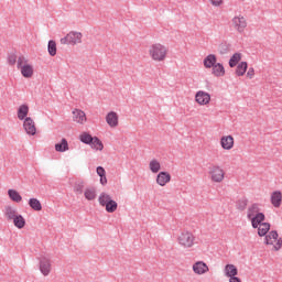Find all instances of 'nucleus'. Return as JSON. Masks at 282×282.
Here are the masks:
<instances>
[{
    "mask_svg": "<svg viewBox=\"0 0 282 282\" xmlns=\"http://www.w3.org/2000/svg\"><path fill=\"white\" fill-rule=\"evenodd\" d=\"M148 56L153 63H164L169 58V46L154 42L148 47Z\"/></svg>",
    "mask_w": 282,
    "mask_h": 282,
    "instance_id": "f257e3e1",
    "label": "nucleus"
},
{
    "mask_svg": "<svg viewBox=\"0 0 282 282\" xmlns=\"http://www.w3.org/2000/svg\"><path fill=\"white\" fill-rule=\"evenodd\" d=\"M247 217L251 221L252 228H259V224L265 221V215L259 212V205H251L247 210Z\"/></svg>",
    "mask_w": 282,
    "mask_h": 282,
    "instance_id": "f03ea898",
    "label": "nucleus"
},
{
    "mask_svg": "<svg viewBox=\"0 0 282 282\" xmlns=\"http://www.w3.org/2000/svg\"><path fill=\"white\" fill-rule=\"evenodd\" d=\"M208 177L212 184H221L226 180V170L221 165L214 164L208 170Z\"/></svg>",
    "mask_w": 282,
    "mask_h": 282,
    "instance_id": "7ed1b4c3",
    "label": "nucleus"
},
{
    "mask_svg": "<svg viewBox=\"0 0 282 282\" xmlns=\"http://www.w3.org/2000/svg\"><path fill=\"white\" fill-rule=\"evenodd\" d=\"M18 69L23 78H32L34 76V65L25 56L18 57Z\"/></svg>",
    "mask_w": 282,
    "mask_h": 282,
    "instance_id": "20e7f679",
    "label": "nucleus"
},
{
    "mask_svg": "<svg viewBox=\"0 0 282 282\" xmlns=\"http://www.w3.org/2000/svg\"><path fill=\"white\" fill-rule=\"evenodd\" d=\"M98 202L100 206L106 208V213H116L118 210V203L111 198V195L105 192L99 194Z\"/></svg>",
    "mask_w": 282,
    "mask_h": 282,
    "instance_id": "39448f33",
    "label": "nucleus"
},
{
    "mask_svg": "<svg viewBox=\"0 0 282 282\" xmlns=\"http://www.w3.org/2000/svg\"><path fill=\"white\" fill-rule=\"evenodd\" d=\"M177 243L181 246V248H193L196 243L195 235L188 230L183 231L177 237Z\"/></svg>",
    "mask_w": 282,
    "mask_h": 282,
    "instance_id": "423d86ee",
    "label": "nucleus"
},
{
    "mask_svg": "<svg viewBox=\"0 0 282 282\" xmlns=\"http://www.w3.org/2000/svg\"><path fill=\"white\" fill-rule=\"evenodd\" d=\"M62 45H78L83 43V33L78 31H70L66 34V36L59 40Z\"/></svg>",
    "mask_w": 282,
    "mask_h": 282,
    "instance_id": "0eeeda50",
    "label": "nucleus"
},
{
    "mask_svg": "<svg viewBox=\"0 0 282 282\" xmlns=\"http://www.w3.org/2000/svg\"><path fill=\"white\" fill-rule=\"evenodd\" d=\"M231 28H234V30L239 34H243L248 28V20H246V17L241 14L235 15L231 19Z\"/></svg>",
    "mask_w": 282,
    "mask_h": 282,
    "instance_id": "6e6552de",
    "label": "nucleus"
},
{
    "mask_svg": "<svg viewBox=\"0 0 282 282\" xmlns=\"http://www.w3.org/2000/svg\"><path fill=\"white\" fill-rule=\"evenodd\" d=\"M264 243L267 246H272V250L279 251L282 248V240L279 238V234L276 231H270L265 238Z\"/></svg>",
    "mask_w": 282,
    "mask_h": 282,
    "instance_id": "1a4fd4ad",
    "label": "nucleus"
},
{
    "mask_svg": "<svg viewBox=\"0 0 282 282\" xmlns=\"http://www.w3.org/2000/svg\"><path fill=\"white\" fill-rule=\"evenodd\" d=\"M194 100L199 107H208L210 105V95L204 90H198L195 94Z\"/></svg>",
    "mask_w": 282,
    "mask_h": 282,
    "instance_id": "9d476101",
    "label": "nucleus"
},
{
    "mask_svg": "<svg viewBox=\"0 0 282 282\" xmlns=\"http://www.w3.org/2000/svg\"><path fill=\"white\" fill-rule=\"evenodd\" d=\"M106 122L110 129H118L120 126V116L116 111H109L106 115Z\"/></svg>",
    "mask_w": 282,
    "mask_h": 282,
    "instance_id": "9b49d317",
    "label": "nucleus"
},
{
    "mask_svg": "<svg viewBox=\"0 0 282 282\" xmlns=\"http://www.w3.org/2000/svg\"><path fill=\"white\" fill-rule=\"evenodd\" d=\"M39 270L43 276H50V274H52V260H50V258H42L40 260Z\"/></svg>",
    "mask_w": 282,
    "mask_h": 282,
    "instance_id": "f8f14e48",
    "label": "nucleus"
},
{
    "mask_svg": "<svg viewBox=\"0 0 282 282\" xmlns=\"http://www.w3.org/2000/svg\"><path fill=\"white\" fill-rule=\"evenodd\" d=\"M23 129L28 135H34L36 133V122L31 117H26L23 121Z\"/></svg>",
    "mask_w": 282,
    "mask_h": 282,
    "instance_id": "ddd939ff",
    "label": "nucleus"
},
{
    "mask_svg": "<svg viewBox=\"0 0 282 282\" xmlns=\"http://www.w3.org/2000/svg\"><path fill=\"white\" fill-rule=\"evenodd\" d=\"M220 147L224 151H232L235 149V138L232 135H223L220 138Z\"/></svg>",
    "mask_w": 282,
    "mask_h": 282,
    "instance_id": "4468645a",
    "label": "nucleus"
},
{
    "mask_svg": "<svg viewBox=\"0 0 282 282\" xmlns=\"http://www.w3.org/2000/svg\"><path fill=\"white\" fill-rule=\"evenodd\" d=\"M192 270H193L194 274H198L199 276H202V274L208 273L210 269L208 268V264H206V262L196 261L192 265Z\"/></svg>",
    "mask_w": 282,
    "mask_h": 282,
    "instance_id": "2eb2a0df",
    "label": "nucleus"
},
{
    "mask_svg": "<svg viewBox=\"0 0 282 282\" xmlns=\"http://www.w3.org/2000/svg\"><path fill=\"white\" fill-rule=\"evenodd\" d=\"M158 186H166V184L171 183V173L169 172H159L155 180Z\"/></svg>",
    "mask_w": 282,
    "mask_h": 282,
    "instance_id": "dca6fc26",
    "label": "nucleus"
},
{
    "mask_svg": "<svg viewBox=\"0 0 282 282\" xmlns=\"http://www.w3.org/2000/svg\"><path fill=\"white\" fill-rule=\"evenodd\" d=\"M73 120L77 124H85V122H87V115L85 113V111H83L80 109H74L73 110Z\"/></svg>",
    "mask_w": 282,
    "mask_h": 282,
    "instance_id": "f3484780",
    "label": "nucleus"
},
{
    "mask_svg": "<svg viewBox=\"0 0 282 282\" xmlns=\"http://www.w3.org/2000/svg\"><path fill=\"white\" fill-rule=\"evenodd\" d=\"M224 274L227 279H235L239 274V269L235 264H226L224 268Z\"/></svg>",
    "mask_w": 282,
    "mask_h": 282,
    "instance_id": "a211bd4d",
    "label": "nucleus"
},
{
    "mask_svg": "<svg viewBox=\"0 0 282 282\" xmlns=\"http://www.w3.org/2000/svg\"><path fill=\"white\" fill-rule=\"evenodd\" d=\"M216 64H217V55L215 54L207 55L203 61V65L205 69H213Z\"/></svg>",
    "mask_w": 282,
    "mask_h": 282,
    "instance_id": "6ab92c4d",
    "label": "nucleus"
},
{
    "mask_svg": "<svg viewBox=\"0 0 282 282\" xmlns=\"http://www.w3.org/2000/svg\"><path fill=\"white\" fill-rule=\"evenodd\" d=\"M212 74L215 76V78H223V76H226V68L224 67V64L217 63L212 68Z\"/></svg>",
    "mask_w": 282,
    "mask_h": 282,
    "instance_id": "aec40b11",
    "label": "nucleus"
},
{
    "mask_svg": "<svg viewBox=\"0 0 282 282\" xmlns=\"http://www.w3.org/2000/svg\"><path fill=\"white\" fill-rule=\"evenodd\" d=\"M18 215L19 210H17L15 207L10 205L4 207V217L8 219V221H12Z\"/></svg>",
    "mask_w": 282,
    "mask_h": 282,
    "instance_id": "412c9836",
    "label": "nucleus"
},
{
    "mask_svg": "<svg viewBox=\"0 0 282 282\" xmlns=\"http://www.w3.org/2000/svg\"><path fill=\"white\" fill-rule=\"evenodd\" d=\"M55 151H57V153H65L66 151H69V143L67 142V139H62L59 143H56Z\"/></svg>",
    "mask_w": 282,
    "mask_h": 282,
    "instance_id": "4be33fe9",
    "label": "nucleus"
},
{
    "mask_svg": "<svg viewBox=\"0 0 282 282\" xmlns=\"http://www.w3.org/2000/svg\"><path fill=\"white\" fill-rule=\"evenodd\" d=\"M149 169L151 171V173H160V171H162V163H160V161L158 159H152L149 162Z\"/></svg>",
    "mask_w": 282,
    "mask_h": 282,
    "instance_id": "5701e85b",
    "label": "nucleus"
},
{
    "mask_svg": "<svg viewBox=\"0 0 282 282\" xmlns=\"http://www.w3.org/2000/svg\"><path fill=\"white\" fill-rule=\"evenodd\" d=\"M8 195L11 202H14L15 204H21V202H23V197L17 189H9Z\"/></svg>",
    "mask_w": 282,
    "mask_h": 282,
    "instance_id": "b1692460",
    "label": "nucleus"
},
{
    "mask_svg": "<svg viewBox=\"0 0 282 282\" xmlns=\"http://www.w3.org/2000/svg\"><path fill=\"white\" fill-rule=\"evenodd\" d=\"M256 228H258L259 237H265L270 232V223H260Z\"/></svg>",
    "mask_w": 282,
    "mask_h": 282,
    "instance_id": "393cba45",
    "label": "nucleus"
},
{
    "mask_svg": "<svg viewBox=\"0 0 282 282\" xmlns=\"http://www.w3.org/2000/svg\"><path fill=\"white\" fill-rule=\"evenodd\" d=\"M84 196H85V199H87L88 202H94V199H96L97 197L96 187H87L84 191Z\"/></svg>",
    "mask_w": 282,
    "mask_h": 282,
    "instance_id": "a878e982",
    "label": "nucleus"
},
{
    "mask_svg": "<svg viewBox=\"0 0 282 282\" xmlns=\"http://www.w3.org/2000/svg\"><path fill=\"white\" fill-rule=\"evenodd\" d=\"M12 221L13 226L19 230H23V228H25V218L21 214H18Z\"/></svg>",
    "mask_w": 282,
    "mask_h": 282,
    "instance_id": "bb28decb",
    "label": "nucleus"
},
{
    "mask_svg": "<svg viewBox=\"0 0 282 282\" xmlns=\"http://www.w3.org/2000/svg\"><path fill=\"white\" fill-rule=\"evenodd\" d=\"M29 113H30V107L28 105H21L18 108V118L20 120H25V118H28Z\"/></svg>",
    "mask_w": 282,
    "mask_h": 282,
    "instance_id": "cd10ccee",
    "label": "nucleus"
},
{
    "mask_svg": "<svg viewBox=\"0 0 282 282\" xmlns=\"http://www.w3.org/2000/svg\"><path fill=\"white\" fill-rule=\"evenodd\" d=\"M248 72V62H240L236 67V76H245Z\"/></svg>",
    "mask_w": 282,
    "mask_h": 282,
    "instance_id": "c85d7f7f",
    "label": "nucleus"
},
{
    "mask_svg": "<svg viewBox=\"0 0 282 282\" xmlns=\"http://www.w3.org/2000/svg\"><path fill=\"white\" fill-rule=\"evenodd\" d=\"M90 147L95 151H102V149H105V144H102V141H100L98 137L93 138V140L90 141Z\"/></svg>",
    "mask_w": 282,
    "mask_h": 282,
    "instance_id": "c756f323",
    "label": "nucleus"
},
{
    "mask_svg": "<svg viewBox=\"0 0 282 282\" xmlns=\"http://www.w3.org/2000/svg\"><path fill=\"white\" fill-rule=\"evenodd\" d=\"M281 202H282V194L281 192H274L271 195V203L275 208H279V206H281Z\"/></svg>",
    "mask_w": 282,
    "mask_h": 282,
    "instance_id": "7c9ffc66",
    "label": "nucleus"
},
{
    "mask_svg": "<svg viewBox=\"0 0 282 282\" xmlns=\"http://www.w3.org/2000/svg\"><path fill=\"white\" fill-rule=\"evenodd\" d=\"M241 58H243V54L235 53L229 59V67H237Z\"/></svg>",
    "mask_w": 282,
    "mask_h": 282,
    "instance_id": "2f4dec72",
    "label": "nucleus"
},
{
    "mask_svg": "<svg viewBox=\"0 0 282 282\" xmlns=\"http://www.w3.org/2000/svg\"><path fill=\"white\" fill-rule=\"evenodd\" d=\"M29 206L36 212L43 210V205H41V200L37 198H30Z\"/></svg>",
    "mask_w": 282,
    "mask_h": 282,
    "instance_id": "473e14b6",
    "label": "nucleus"
},
{
    "mask_svg": "<svg viewBox=\"0 0 282 282\" xmlns=\"http://www.w3.org/2000/svg\"><path fill=\"white\" fill-rule=\"evenodd\" d=\"M80 142H84V144H91V141L94 140V137L91 134L84 132L79 135Z\"/></svg>",
    "mask_w": 282,
    "mask_h": 282,
    "instance_id": "72a5a7b5",
    "label": "nucleus"
},
{
    "mask_svg": "<svg viewBox=\"0 0 282 282\" xmlns=\"http://www.w3.org/2000/svg\"><path fill=\"white\" fill-rule=\"evenodd\" d=\"M47 50H48V54L50 56H54L56 54V42L51 40L48 41V46H47Z\"/></svg>",
    "mask_w": 282,
    "mask_h": 282,
    "instance_id": "f704fd0d",
    "label": "nucleus"
},
{
    "mask_svg": "<svg viewBox=\"0 0 282 282\" xmlns=\"http://www.w3.org/2000/svg\"><path fill=\"white\" fill-rule=\"evenodd\" d=\"M226 0H209V3L213 8H221Z\"/></svg>",
    "mask_w": 282,
    "mask_h": 282,
    "instance_id": "c9c22d12",
    "label": "nucleus"
},
{
    "mask_svg": "<svg viewBox=\"0 0 282 282\" xmlns=\"http://www.w3.org/2000/svg\"><path fill=\"white\" fill-rule=\"evenodd\" d=\"M8 63H9V65H17V63L19 64V59L17 58V54H10L8 56Z\"/></svg>",
    "mask_w": 282,
    "mask_h": 282,
    "instance_id": "e433bc0d",
    "label": "nucleus"
},
{
    "mask_svg": "<svg viewBox=\"0 0 282 282\" xmlns=\"http://www.w3.org/2000/svg\"><path fill=\"white\" fill-rule=\"evenodd\" d=\"M83 188H85V182H78L75 185V192L76 193H83Z\"/></svg>",
    "mask_w": 282,
    "mask_h": 282,
    "instance_id": "4c0bfd02",
    "label": "nucleus"
},
{
    "mask_svg": "<svg viewBox=\"0 0 282 282\" xmlns=\"http://www.w3.org/2000/svg\"><path fill=\"white\" fill-rule=\"evenodd\" d=\"M247 78H249V80H252V78H254V68L250 67L247 72Z\"/></svg>",
    "mask_w": 282,
    "mask_h": 282,
    "instance_id": "58836bf2",
    "label": "nucleus"
},
{
    "mask_svg": "<svg viewBox=\"0 0 282 282\" xmlns=\"http://www.w3.org/2000/svg\"><path fill=\"white\" fill-rule=\"evenodd\" d=\"M97 175H99V177H104V175H107V172L105 171V167L98 166L97 167Z\"/></svg>",
    "mask_w": 282,
    "mask_h": 282,
    "instance_id": "ea45409f",
    "label": "nucleus"
},
{
    "mask_svg": "<svg viewBox=\"0 0 282 282\" xmlns=\"http://www.w3.org/2000/svg\"><path fill=\"white\" fill-rule=\"evenodd\" d=\"M100 184H101L102 186L107 185V174L104 175V176H100Z\"/></svg>",
    "mask_w": 282,
    "mask_h": 282,
    "instance_id": "a19ab883",
    "label": "nucleus"
},
{
    "mask_svg": "<svg viewBox=\"0 0 282 282\" xmlns=\"http://www.w3.org/2000/svg\"><path fill=\"white\" fill-rule=\"evenodd\" d=\"M229 282H242L238 276L229 278Z\"/></svg>",
    "mask_w": 282,
    "mask_h": 282,
    "instance_id": "79ce46f5",
    "label": "nucleus"
}]
</instances>
